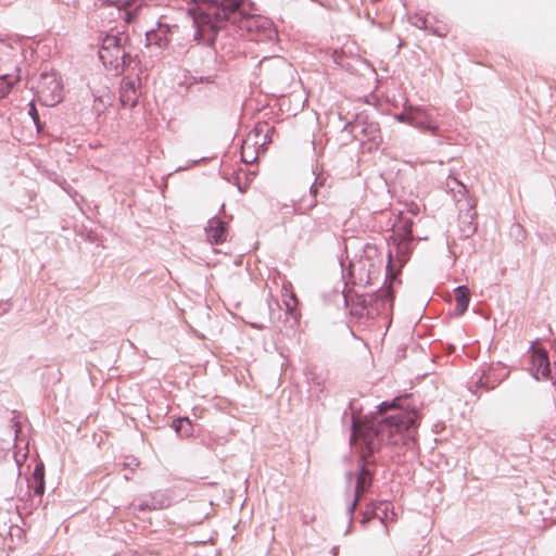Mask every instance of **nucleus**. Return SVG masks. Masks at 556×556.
<instances>
[{
  "label": "nucleus",
  "instance_id": "nucleus-37",
  "mask_svg": "<svg viewBox=\"0 0 556 556\" xmlns=\"http://www.w3.org/2000/svg\"><path fill=\"white\" fill-rule=\"evenodd\" d=\"M286 305H287V312H288V313H290V314H292V313H293V307H292V306H290V304H289V303H287Z\"/></svg>",
  "mask_w": 556,
  "mask_h": 556
},
{
  "label": "nucleus",
  "instance_id": "nucleus-24",
  "mask_svg": "<svg viewBox=\"0 0 556 556\" xmlns=\"http://www.w3.org/2000/svg\"><path fill=\"white\" fill-rule=\"evenodd\" d=\"M13 85L14 80L9 75L0 76V99L5 98L11 92Z\"/></svg>",
  "mask_w": 556,
  "mask_h": 556
},
{
  "label": "nucleus",
  "instance_id": "nucleus-5",
  "mask_svg": "<svg viewBox=\"0 0 556 556\" xmlns=\"http://www.w3.org/2000/svg\"><path fill=\"white\" fill-rule=\"evenodd\" d=\"M99 59L103 65L116 73H123L132 62L131 45L128 34L116 31L101 39Z\"/></svg>",
  "mask_w": 556,
  "mask_h": 556
},
{
  "label": "nucleus",
  "instance_id": "nucleus-25",
  "mask_svg": "<svg viewBox=\"0 0 556 556\" xmlns=\"http://www.w3.org/2000/svg\"><path fill=\"white\" fill-rule=\"evenodd\" d=\"M28 115L33 119V122L36 126L37 132L40 134L43 130L45 124L41 123L39 113H38L34 102L29 103Z\"/></svg>",
  "mask_w": 556,
  "mask_h": 556
},
{
  "label": "nucleus",
  "instance_id": "nucleus-32",
  "mask_svg": "<svg viewBox=\"0 0 556 556\" xmlns=\"http://www.w3.org/2000/svg\"><path fill=\"white\" fill-rule=\"evenodd\" d=\"M358 127H359L358 124L346 123L343 127V131H348V132L352 134L354 137H356L355 132Z\"/></svg>",
  "mask_w": 556,
  "mask_h": 556
},
{
  "label": "nucleus",
  "instance_id": "nucleus-8",
  "mask_svg": "<svg viewBox=\"0 0 556 556\" xmlns=\"http://www.w3.org/2000/svg\"><path fill=\"white\" fill-rule=\"evenodd\" d=\"M345 479L349 488L354 484L353 489V501L348 506V515L350 516V523L352 522V516L354 510L361 501L364 493H366L372 484L374 475L372 472L363 464L359 466V469L355 472L349 471L345 475Z\"/></svg>",
  "mask_w": 556,
  "mask_h": 556
},
{
  "label": "nucleus",
  "instance_id": "nucleus-34",
  "mask_svg": "<svg viewBox=\"0 0 556 556\" xmlns=\"http://www.w3.org/2000/svg\"><path fill=\"white\" fill-rule=\"evenodd\" d=\"M488 370H491L492 372V382H495L497 379H502V381L507 377V374L500 376L496 375L495 369L493 367H490Z\"/></svg>",
  "mask_w": 556,
  "mask_h": 556
},
{
  "label": "nucleus",
  "instance_id": "nucleus-28",
  "mask_svg": "<svg viewBox=\"0 0 556 556\" xmlns=\"http://www.w3.org/2000/svg\"><path fill=\"white\" fill-rule=\"evenodd\" d=\"M415 106L405 109L402 113L396 114L395 118L401 123H406L412 126L413 115Z\"/></svg>",
  "mask_w": 556,
  "mask_h": 556
},
{
  "label": "nucleus",
  "instance_id": "nucleus-16",
  "mask_svg": "<svg viewBox=\"0 0 556 556\" xmlns=\"http://www.w3.org/2000/svg\"><path fill=\"white\" fill-rule=\"evenodd\" d=\"M454 294L456 301L455 314L457 316H462L468 309L470 302V291L466 286H458L455 288Z\"/></svg>",
  "mask_w": 556,
  "mask_h": 556
},
{
  "label": "nucleus",
  "instance_id": "nucleus-15",
  "mask_svg": "<svg viewBox=\"0 0 556 556\" xmlns=\"http://www.w3.org/2000/svg\"><path fill=\"white\" fill-rule=\"evenodd\" d=\"M502 379H497L495 382H492V372L491 370H484L481 376L469 386V391L480 397V390L491 391L494 390L497 386H500Z\"/></svg>",
  "mask_w": 556,
  "mask_h": 556
},
{
  "label": "nucleus",
  "instance_id": "nucleus-17",
  "mask_svg": "<svg viewBox=\"0 0 556 556\" xmlns=\"http://www.w3.org/2000/svg\"><path fill=\"white\" fill-rule=\"evenodd\" d=\"M167 29H151L146 33V41L148 46H155L163 49L168 43Z\"/></svg>",
  "mask_w": 556,
  "mask_h": 556
},
{
  "label": "nucleus",
  "instance_id": "nucleus-2",
  "mask_svg": "<svg viewBox=\"0 0 556 556\" xmlns=\"http://www.w3.org/2000/svg\"><path fill=\"white\" fill-rule=\"evenodd\" d=\"M242 5L243 0H202L198 20L201 25L200 31H208L211 39L214 35L211 17H215L222 27L229 23L238 29H244L249 34L250 40H271L276 36L273 23L264 16L245 13ZM202 34L198 33V36H202Z\"/></svg>",
  "mask_w": 556,
  "mask_h": 556
},
{
  "label": "nucleus",
  "instance_id": "nucleus-23",
  "mask_svg": "<svg viewBox=\"0 0 556 556\" xmlns=\"http://www.w3.org/2000/svg\"><path fill=\"white\" fill-rule=\"evenodd\" d=\"M257 159L255 151L252 146L247 142L241 148V161L245 164H252Z\"/></svg>",
  "mask_w": 556,
  "mask_h": 556
},
{
  "label": "nucleus",
  "instance_id": "nucleus-12",
  "mask_svg": "<svg viewBox=\"0 0 556 556\" xmlns=\"http://www.w3.org/2000/svg\"><path fill=\"white\" fill-rule=\"evenodd\" d=\"M205 233L207 240L212 244H220L227 240L228 227L227 224L218 218L217 216H213L208 219L207 226L205 227Z\"/></svg>",
  "mask_w": 556,
  "mask_h": 556
},
{
  "label": "nucleus",
  "instance_id": "nucleus-19",
  "mask_svg": "<svg viewBox=\"0 0 556 556\" xmlns=\"http://www.w3.org/2000/svg\"><path fill=\"white\" fill-rule=\"evenodd\" d=\"M175 432L184 438L193 435V425L188 417H179L173 421Z\"/></svg>",
  "mask_w": 556,
  "mask_h": 556
},
{
  "label": "nucleus",
  "instance_id": "nucleus-40",
  "mask_svg": "<svg viewBox=\"0 0 556 556\" xmlns=\"http://www.w3.org/2000/svg\"><path fill=\"white\" fill-rule=\"evenodd\" d=\"M337 552H338V547H333V548H332V553L336 555V554H337Z\"/></svg>",
  "mask_w": 556,
  "mask_h": 556
},
{
  "label": "nucleus",
  "instance_id": "nucleus-20",
  "mask_svg": "<svg viewBox=\"0 0 556 556\" xmlns=\"http://www.w3.org/2000/svg\"><path fill=\"white\" fill-rule=\"evenodd\" d=\"M318 204L317 197H309L307 200L306 197H303L299 203H294L293 212L296 214H306L311 210H313Z\"/></svg>",
  "mask_w": 556,
  "mask_h": 556
},
{
  "label": "nucleus",
  "instance_id": "nucleus-35",
  "mask_svg": "<svg viewBox=\"0 0 556 556\" xmlns=\"http://www.w3.org/2000/svg\"><path fill=\"white\" fill-rule=\"evenodd\" d=\"M9 308H10V304L7 301L1 300L0 301V315L7 313Z\"/></svg>",
  "mask_w": 556,
  "mask_h": 556
},
{
  "label": "nucleus",
  "instance_id": "nucleus-1",
  "mask_svg": "<svg viewBox=\"0 0 556 556\" xmlns=\"http://www.w3.org/2000/svg\"><path fill=\"white\" fill-rule=\"evenodd\" d=\"M409 405L410 395L405 394L377 406L380 415L394 410L380 420L362 421L353 417L351 441H361L367 452L374 454L382 443L397 445L413 439L419 416L415 409H408Z\"/></svg>",
  "mask_w": 556,
  "mask_h": 556
},
{
  "label": "nucleus",
  "instance_id": "nucleus-31",
  "mask_svg": "<svg viewBox=\"0 0 556 556\" xmlns=\"http://www.w3.org/2000/svg\"><path fill=\"white\" fill-rule=\"evenodd\" d=\"M124 466L130 468L131 470H135V468L139 466V460L132 456L127 457L126 462L124 463Z\"/></svg>",
  "mask_w": 556,
  "mask_h": 556
},
{
  "label": "nucleus",
  "instance_id": "nucleus-30",
  "mask_svg": "<svg viewBox=\"0 0 556 556\" xmlns=\"http://www.w3.org/2000/svg\"><path fill=\"white\" fill-rule=\"evenodd\" d=\"M29 480L33 481H45V467L42 464L36 465L31 478Z\"/></svg>",
  "mask_w": 556,
  "mask_h": 556
},
{
  "label": "nucleus",
  "instance_id": "nucleus-29",
  "mask_svg": "<svg viewBox=\"0 0 556 556\" xmlns=\"http://www.w3.org/2000/svg\"><path fill=\"white\" fill-rule=\"evenodd\" d=\"M28 488L34 491V494L37 496H42L45 493V481H33L28 480Z\"/></svg>",
  "mask_w": 556,
  "mask_h": 556
},
{
  "label": "nucleus",
  "instance_id": "nucleus-9",
  "mask_svg": "<svg viewBox=\"0 0 556 556\" xmlns=\"http://www.w3.org/2000/svg\"><path fill=\"white\" fill-rule=\"evenodd\" d=\"M37 94L46 106H53L62 100V86L55 73L42 72L40 74Z\"/></svg>",
  "mask_w": 556,
  "mask_h": 556
},
{
  "label": "nucleus",
  "instance_id": "nucleus-38",
  "mask_svg": "<svg viewBox=\"0 0 556 556\" xmlns=\"http://www.w3.org/2000/svg\"><path fill=\"white\" fill-rule=\"evenodd\" d=\"M316 386L319 387V382H316ZM315 392H323V388H316Z\"/></svg>",
  "mask_w": 556,
  "mask_h": 556
},
{
  "label": "nucleus",
  "instance_id": "nucleus-11",
  "mask_svg": "<svg viewBox=\"0 0 556 556\" xmlns=\"http://www.w3.org/2000/svg\"><path fill=\"white\" fill-rule=\"evenodd\" d=\"M172 503L168 495L162 492L150 493L144 495L138 504L132 503L130 508L138 511L157 510L167 508Z\"/></svg>",
  "mask_w": 556,
  "mask_h": 556
},
{
  "label": "nucleus",
  "instance_id": "nucleus-7",
  "mask_svg": "<svg viewBox=\"0 0 556 556\" xmlns=\"http://www.w3.org/2000/svg\"><path fill=\"white\" fill-rule=\"evenodd\" d=\"M376 253L375 247L367 245L364 255L350 261L348 275L353 285L367 286L371 283L374 276L378 273L377 266L371 262V256Z\"/></svg>",
  "mask_w": 556,
  "mask_h": 556
},
{
  "label": "nucleus",
  "instance_id": "nucleus-13",
  "mask_svg": "<svg viewBox=\"0 0 556 556\" xmlns=\"http://www.w3.org/2000/svg\"><path fill=\"white\" fill-rule=\"evenodd\" d=\"M412 126L420 130L429 131L431 135L439 134V125L433 117L421 106H415Z\"/></svg>",
  "mask_w": 556,
  "mask_h": 556
},
{
  "label": "nucleus",
  "instance_id": "nucleus-41",
  "mask_svg": "<svg viewBox=\"0 0 556 556\" xmlns=\"http://www.w3.org/2000/svg\"><path fill=\"white\" fill-rule=\"evenodd\" d=\"M469 230L472 233V232H475L476 228L473 227V228H470Z\"/></svg>",
  "mask_w": 556,
  "mask_h": 556
},
{
  "label": "nucleus",
  "instance_id": "nucleus-3",
  "mask_svg": "<svg viewBox=\"0 0 556 556\" xmlns=\"http://www.w3.org/2000/svg\"><path fill=\"white\" fill-rule=\"evenodd\" d=\"M201 8L202 0L190 10L195 28L193 37L197 42L187 50L186 60L195 72L206 74V76H201L199 81L210 84L213 83L215 74L219 71L218 47L215 46V42L219 41L218 33L223 30V27L215 17H211V24L214 27L212 38H208L210 35L206 30L203 31L202 36H198V33H201V25L198 23Z\"/></svg>",
  "mask_w": 556,
  "mask_h": 556
},
{
  "label": "nucleus",
  "instance_id": "nucleus-6",
  "mask_svg": "<svg viewBox=\"0 0 556 556\" xmlns=\"http://www.w3.org/2000/svg\"><path fill=\"white\" fill-rule=\"evenodd\" d=\"M393 282L394 281L384 280V283H388L387 286L381 287L372 294L361 296L359 303L367 317H383L386 319L390 317L394 303Z\"/></svg>",
  "mask_w": 556,
  "mask_h": 556
},
{
  "label": "nucleus",
  "instance_id": "nucleus-22",
  "mask_svg": "<svg viewBox=\"0 0 556 556\" xmlns=\"http://www.w3.org/2000/svg\"><path fill=\"white\" fill-rule=\"evenodd\" d=\"M446 187L450 192L453 193L454 197L457 194L465 195L467 192L466 186L459 181L456 177H453L451 174L447 177Z\"/></svg>",
  "mask_w": 556,
  "mask_h": 556
},
{
  "label": "nucleus",
  "instance_id": "nucleus-18",
  "mask_svg": "<svg viewBox=\"0 0 556 556\" xmlns=\"http://www.w3.org/2000/svg\"><path fill=\"white\" fill-rule=\"evenodd\" d=\"M371 514H372V516L378 517L382 525L386 523V520H388V519L393 520L395 517V513L393 511V508L390 503H379V504L375 505ZM383 527H384L386 534H388L387 527L386 526H383Z\"/></svg>",
  "mask_w": 556,
  "mask_h": 556
},
{
  "label": "nucleus",
  "instance_id": "nucleus-14",
  "mask_svg": "<svg viewBox=\"0 0 556 556\" xmlns=\"http://www.w3.org/2000/svg\"><path fill=\"white\" fill-rule=\"evenodd\" d=\"M532 366L535 370L534 378L539 380L540 378L548 379L551 377V363L548 359V354L544 350H536L532 355Z\"/></svg>",
  "mask_w": 556,
  "mask_h": 556
},
{
  "label": "nucleus",
  "instance_id": "nucleus-26",
  "mask_svg": "<svg viewBox=\"0 0 556 556\" xmlns=\"http://www.w3.org/2000/svg\"><path fill=\"white\" fill-rule=\"evenodd\" d=\"M326 184V177L323 175H316L313 184L309 186V197H317L319 189Z\"/></svg>",
  "mask_w": 556,
  "mask_h": 556
},
{
  "label": "nucleus",
  "instance_id": "nucleus-10",
  "mask_svg": "<svg viewBox=\"0 0 556 556\" xmlns=\"http://www.w3.org/2000/svg\"><path fill=\"white\" fill-rule=\"evenodd\" d=\"M139 77H125L121 81L119 101L123 108L132 109L137 105L140 92Z\"/></svg>",
  "mask_w": 556,
  "mask_h": 556
},
{
  "label": "nucleus",
  "instance_id": "nucleus-33",
  "mask_svg": "<svg viewBox=\"0 0 556 556\" xmlns=\"http://www.w3.org/2000/svg\"><path fill=\"white\" fill-rule=\"evenodd\" d=\"M265 62L274 63V64H279V65H281V66H283V67H287V66H286V64H285V62H283V60H281L280 58H271V59H268V60H264V61H263V64H264Z\"/></svg>",
  "mask_w": 556,
  "mask_h": 556
},
{
  "label": "nucleus",
  "instance_id": "nucleus-27",
  "mask_svg": "<svg viewBox=\"0 0 556 556\" xmlns=\"http://www.w3.org/2000/svg\"><path fill=\"white\" fill-rule=\"evenodd\" d=\"M124 5H125V9L123 11L121 9H118V13L124 18V21L126 23H130L135 18L136 10H132L129 1L124 2Z\"/></svg>",
  "mask_w": 556,
  "mask_h": 556
},
{
  "label": "nucleus",
  "instance_id": "nucleus-21",
  "mask_svg": "<svg viewBox=\"0 0 556 556\" xmlns=\"http://www.w3.org/2000/svg\"><path fill=\"white\" fill-rule=\"evenodd\" d=\"M223 31L218 33V39L219 41L215 42V46H219L220 50L224 51V54H222V58H225V55H230L233 52V47L236 45V38L230 36H225V39L227 42H223Z\"/></svg>",
  "mask_w": 556,
  "mask_h": 556
},
{
  "label": "nucleus",
  "instance_id": "nucleus-39",
  "mask_svg": "<svg viewBox=\"0 0 556 556\" xmlns=\"http://www.w3.org/2000/svg\"><path fill=\"white\" fill-rule=\"evenodd\" d=\"M369 518H370V517H366V516H365V517L362 519V523H366V522L369 520Z\"/></svg>",
  "mask_w": 556,
  "mask_h": 556
},
{
  "label": "nucleus",
  "instance_id": "nucleus-36",
  "mask_svg": "<svg viewBox=\"0 0 556 556\" xmlns=\"http://www.w3.org/2000/svg\"><path fill=\"white\" fill-rule=\"evenodd\" d=\"M97 100L100 101V103L102 104L103 108H105L106 104H109V102H105L102 97L98 98Z\"/></svg>",
  "mask_w": 556,
  "mask_h": 556
},
{
  "label": "nucleus",
  "instance_id": "nucleus-4",
  "mask_svg": "<svg viewBox=\"0 0 556 556\" xmlns=\"http://www.w3.org/2000/svg\"><path fill=\"white\" fill-rule=\"evenodd\" d=\"M414 220L410 217L401 216L394 225L392 235L388 239V262L386 266V281H394L400 268L409 260L413 248L412 242Z\"/></svg>",
  "mask_w": 556,
  "mask_h": 556
}]
</instances>
